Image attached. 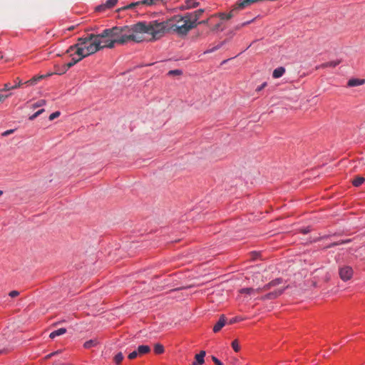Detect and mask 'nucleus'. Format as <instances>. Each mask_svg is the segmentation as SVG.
<instances>
[{"label":"nucleus","instance_id":"obj_6","mask_svg":"<svg viewBox=\"0 0 365 365\" xmlns=\"http://www.w3.org/2000/svg\"><path fill=\"white\" fill-rule=\"evenodd\" d=\"M339 275L344 282L350 280L354 275V269L351 266L344 265L339 268Z\"/></svg>","mask_w":365,"mask_h":365},{"label":"nucleus","instance_id":"obj_45","mask_svg":"<svg viewBox=\"0 0 365 365\" xmlns=\"http://www.w3.org/2000/svg\"><path fill=\"white\" fill-rule=\"evenodd\" d=\"M216 365H223V364H222V363L220 361H219L216 364Z\"/></svg>","mask_w":365,"mask_h":365},{"label":"nucleus","instance_id":"obj_16","mask_svg":"<svg viewBox=\"0 0 365 365\" xmlns=\"http://www.w3.org/2000/svg\"><path fill=\"white\" fill-rule=\"evenodd\" d=\"M206 353L205 351H201L199 354L195 356V361H194L196 364L202 365L205 362L204 357Z\"/></svg>","mask_w":365,"mask_h":365},{"label":"nucleus","instance_id":"obj_38","mask_svg":"<svg viewBox=\"0 0 365 365\" xmlns=\"http://www.w3.org/2000/svg\"><path fill=\"white\" fill-rule=\"evenodd\" d=\"M211 16H210V18L205 19V20H202V21H200L199 22H197V25L198 24H203V25H207L210 22V20L211 19Z\"/></svg>","mask_w":365,"mask_h":365},{"label":"nucleus","instance_id":"obj_4","mask_svg":"<svg viewBox=\"0 0 365 365\" xmlns=\"http://www.w3.org/2000/svg\"><path fill=\"white\" fill-rule=\"evenodd\" d=\"M168 23L170 34H175L178 36H185L190 30L195 29L186 14L183 16L175 15L168 19Z\"/></svg>","mask_w":365,"mask_h":365},{"label":"nucleus","instance_id":"obj_43","mask_svg":"<svg viewBox=\"0 0 365 365\" xmlns=\"http://www.w3.org/2000/svg\"><path fill=\"white\" fill-rule=\"evenodd\" d=\"M302 232L304 234H307V233H308L309 232V228L303 229V230H302Z\"/></svg>","mask_w":365,"mask_h":365},{"label":"nucleus","instance_id":"obj_19","mask_svg":"<svg viewBox=\"0 0 365 365\" xmlns=\"http://www.w3.org/2000/svg\"><path fill=\"white\" fill-rule=\"evenodd\" d=\"M21 84H22V83H21V80L19 81V84H15L14 86H11L9 83H5L4 85V88L1 89V91H9L12 89H16V88L20 87V86Z\"/></svg>","mask_w":365,"mask_h":365},{"label":"nucleus","instance_id":"obj_47","mask_svg":"<svg viewBox=\"0 0 365 365\" xmlns=\"http://www.w3.org/2000/svg\"><path fill=\"white\" fill-rule=\"evenodd\" d=\"M3 194V192L1 190H0V196H1Z\"/></svg>","mask_w":365,"mask_h":365},{"label":"nucleus","instance_id":"obj_10","mask_svg":"<svg viewBox=\"0 0 365 365\" xmlns=\"http://www.w3.org/2000/svg\"><path fill=\"white\" fill-rule=\"evenodd\" d=\"M287 287H288V285L284 286L282 288L277 289L274 290L273 292H271L262 296L261 297V299L266 300V299H275V298L278 297L279 296H280L284 292L285 289H287Z\"/></svg>","mask_w":365,"mask_h":365},{"label":"nucleus","instance_id":"obj_24","mask_svg":"<svg viewBox=\"0 0 365 365\" xmlns=\"http://www.w3.org/2000/svg\"><path fill=\"white\" fill-rule=\"evenodd\" d=\"M164 347L161 344H155L154 346V351L156 354H161L164 352Z\"/></svg>","mask_w":365,"mask_h":365},{"label":"nucleus","instance_id":"obj_31","mask_svg":"<svg viewBox=\"0 0 365 365\" xmlns=\"http://www.w3.org/2000/svg\"><path fill=\"white\" fill-rule=\"evenodd\" d=\"M169 76H173V75H181L182 74V71L181 70H178V69H176V70H171L168 72V73Z\"/></svg>","mask_w":365,"mask_h":365},{"label":"nucleus","instance_id":"obj_29","mask_svg":"<svg viewBox=\"0 0 365 365\" xmlns=\"http://www.w3.org/2000/svg\"><path fill=\"white\" fill-rule=\"evenodd\" d=\"M46 104V101L45 100H39L38 101H37L36 103H34L33 104V108H38V107H41V106H43Z\"/></svg>","mask_w":365,"mask_h":365},{"label":"nucleus","instance_id":"obj_39","mask_svg":"<svg viewBox=\"0 0 365 365\" xmlns=\"http://www.w3.org/2000/svg\"><path fill=\"white\" fill-rule=\"evenodd\" d=\"M267 86V83L264 82L263 83L262 85H260L259 86H258L256 89L257 91H262L264 88H265Z\"/></svg>","mask_w":365,"mask_h":365},{"label":"nucleus","instance_id":"obj_32","mask_svg":"<svg viewBox=\"0 0 365 365\" xmlns=\"http://www.w3.org/2000/svg\"><path fill=\"white\" fill-rule=\"evenodd\" d=\"M60 115V112L59 111H56L53 113H51L50 115H49V120H54L55 118H58V116Z\"/></svg>","mask_w":365,"mask_h":365},{"label":"nucleus","instance_id":"obj_9","mask_svg":"<svg viewBox=\"0 0 365 365\" xmlns=\"http://www.w3.org/2000/svg\"><path fill=\"white\" fill-rule=\"evenodd\" d=\"M77 63H78V60H76V58H73V63H68L63 64V66L56 65L55 66L54 73L57 75H62Z\"/></svg>","mask_w":365,"mask_h":365},{"label":"nucleus","instance_id":"obj_44","mask_svg":"<svg viewBox=\"0 0 365 365\" xmlns=\"http://www.w3.org/2000/svg\"><path fill=\"white\" fill-rule=\"evenodd\" d=\"M254 20H251L250 21L245 22L242 24V26L249 24L250 23L252 22Z\"/></svg>","mask_w":365,"mask_h":365},{"label":"nucleus","instance_id":"obj_25","mask_svg":"<svg viewBox=\"0 0 365 365\" xmlns=\"http://www.w3.org/2000/svg\"><path fill=\"white\" fill-rule=\"evenodd\" d=\"M96 344H97V341L96 339H91V340L86 341L83 344V346L86 349H90L91 347L96 346Z\"/></svg>","mask_w":365,"mask_h":365},{"label":"nucleus","instance_id":"obj_15","mask_svg":"<svg viewBox=\"0 0 365 365\" xmlns=\"http://www.w3.org/2000/svg\"><path fill=\"white\" fill-rule=\"evenodd\" d=\"M341 62V60L336 59L334 61H331L329 62H326L321 63V68H335Z\"/></svg>","mask_w":365,"mask_h":365},{"label":"nucleus","instance_id":"obj_35","mask_svg":"<svg viewBox=\"0 0 365 365\" xmlns=\"http://www.w3.org/2000/svg\"><path fill=\"white\" fill-rule=\"evenodd\" d=\"M138 353L137 351H134L133 352H131L130 354H129L128 355V359H134L135 358L137 357Z\"/></svg>","mask_w":365,"mask_h":365},{"label":"nucleus","instance_id":"obj_28","mask_svg":"<svg viewBox=\"0 0 365 365\" xmlns=\"http://www.w3.org/2000/svg\"><path fill=\"white\" fill-rule=\"evenodd\" d=\"M232 347L234 349V351H236V352H238L240 351V345H239V342H238V341L237 339L234 340L232 342Z\"/></svg>","mask_w":365,"mask_h":365},{"label":"nucleus","instance_id":"obj_12","mask_svg":"<svg viewBox=\"0 0 365 365\" xmlns=\"http://www.w3.org/2000/svg\"><path fill=\"white\" fill-rule=\"evenodd\" d=\"M227 319L225 315L222 314L220 317L218 322L213 327V331L215 333L219 332L222 328L225 325Z\"/></svg>","mask_w":365,"mask_h":365},{"label":"nucleus","instance_id":"obj_13","mask_svg":"<svg viewBox=\"0 0 365 365\" xmlns=\"http://www.w3.org/2000/svg\"><path fill=\"white\" fill-rule=\"evenodd\" d=\"M364 83H365V79L352 78H350L347 81L346 87H348V88L356 87V86H362Z\"/></svg>","mask_w":365,"mask_h":365},{"label":"nucleus","instance_id":"obj_1","mask_svg":"<svg viewBox=\"0 0 365 365\" xmlns=\"http://www.w3.org/2000/svg\"><path fill=\"white\" fill-rule=\"evenodd\" d=\"M136 24L130 26H114L104 29L100 34L103 46L113 48L115 44H125L128 41L141 42V37L138 35Z\"/></svg>","mask_w":365,"mask_h":365},{"label":"nucleus","instance_id":"obj_17","mask_svg":"<svg viewBox=\"0 0 365 365\" xmlns=\"http://www.w3.org/2000/svg\"><path fill=\"white\" fill-rule=\"evenodd\" d=\"M285 72V68L284 67H279L274 70L272 73V76L274 78H278L282 76V75Z\"/></svg>","mask_w":365,"mask_h":365},{"label":"nucleus","instance_id":"obj_22","mask_svg":"<svg viewBox=\"0 0 365 365\" xmlns=\"http://www.w3.org/2000/svg\"><path fill=\"white\" fill-rule=\"evenodd\" d=\"M365 182V178L361 176H357L352 180V184L355 187L361 185Z\"/></svg>","mask_w":365,"mask_h":365},{"label":"nucleus","instance_id":"obj_37","mask_svg":"<svg viewBox=\"0 0 365 365\" xmlns=\"http://www.w3.org/2000/svg\"><path fill=\"white\" fill-rule=\"evenodd\" d=\"M61 351V350H58V351H56L52 352V353H51V354H49L46 355V356H45V359H48L51 358L53 356H55V355H56V354H59Z\"/></svg>","mask_w":365,"mask_h":365},{"label":"nucleus","instance_id":"obj_49","mask_svg":"<svg viewBox=\"0 0 365 365\" xmlns=\"http://www.w3.org/2000/svg\"><path fill=\"white\" fill-rule=\"evenodd\" d=\"M1 91H2L1 89H0V92H1Z\"/></svg>","mask_w":365,"mask_h":365},{"label":"nucleus","instance_id":"obj_41","mask_svg":"<svg viewBox=\"0 0 365 365\" xmlns=\"http://www.w3.org/2000/svg\"><path fill=\"white\" fill-rule=\"evenodd\" d=\"M14 132V130H8L3 133V135H8Z\"/></svg>","mask_w":365,"mask_h":365},{"label":"nucleus","instance_id":"obj_3","mask_svg":"<svg viewBox=\"0 0 365 365\" xmlns=\"http://www.w3.org/2000/svg\"><path fill=\"white\" fill-rule=\"evenodd\" d=\"M136 25V31H138V36L141 37V42L144 40V34L151 35L153 39H158L163 36L165 34H170L168 19L163 21L155 20L148 23L140 21L137 23Z\"/></svg>","mask_w":365,"mask_h":365},{"label":"nucleus","instance_id":"obj_42","mask_svg":"<svg viewBox=\"0 0 365 365\" xmlns=\"http://www.w3.org/2000/svg\"><path fill=\"white\" fill-rule=\"evenodd\" d=\"M212 359L213 362L216 364L220 360L217 359L215 356H212Z\"/></svg>","mask_w":365,"mask_h":365},{"label":"nucleus","instance_id":"obj_8","mask_svg":"<svg viewBox=\"0 0 365 365\" xmlns=\"http://www.w3.org/2000/svg\"><path fill=\"white\" fill-rule=\"evenodd\" d=\"M204 12H205V9H197L192 12L186 13L187 17L189 18V19L190 20V21L192 22V24L193 25V26L195 28L197 27V21Z\"/></svg>","mask_w":365,"mask_h":365},{"label":"nucleus","instance_id":"obj_7","mask_svg":"<svg viewBox=\"0 0 365 365\" xmlns=\"http://www.w3.org/2000/svg\"><path fill=\"white\" fill-rule=\"evenodd\" d=\"M159 3H161L162 4H165L166 1L165 0H141L134 3H131L130 4L125 6L123 9H133L139 5L152 6L158 4Z\"/></svg>","mask_w":365,"mask_h":365},{"label":"nucleus","instance_id":"obj_27","mask_svg":"<svg viewBox=\"0 0 365 365\" xmlns=\"http://www.w3.org/2000/svg\"><path fill=\"white\" fill-rule=\"evenodd\" d=\"M224 44V42H221L220 43H219L218 45L215 46H213L211 48H209L207 49V51H205L204 52V53H212L217 50H218L219 48H220L222 45Z\"/></svg>","mask_w":365,"mask_h":365},{"label":"nucleus","instance_id":"obj_14","mask_svg":"<svg viewBox=\"0 0 365 365\" xmlns=\"http://www.w3.org/2000/svg\"><path fill=\"white\" fill-rule=\"evenodd\" d=\"M118 0H108L105 4L97 6L96 9L97 11H101L105 10L106 9H110L115 6Z\"/></svg>","mask_w":365,"mask_h":365},{"label":"nucleus","instance_id":"obj_30","mask_svg":"<svg viewBox=\"0 0 365 365\" xmlns=\"http://www.w3.org/2000/svg\"><path fill=\"white\" fill-rule=\"evenodd\" d=\"M43 112H44V109H41L39 110H38L37 112H36L34 114H33L32 115H31L29 119L30 120H34L36 118H37L39 115H41Z\"/></svg>","mask_w":365,"mask_h":365},{"label":"nucleus","instance_id":"obj_18","mask_svg":"<svg viewBox=\"0 0 365 365\" xmlns=\"http://www.w3.org/2000/svg\"><path fill=\"white\" fill-rule=\"evenodd\" d=\"M66 332V329L61 328V329H58L57 330H55V331H52L50 334L49 337L51 339H54L55 337L61 336V335L65 334Z\"/></svg>","mask_w":365,"mask_h":365},{"label":"nucleus","instance_id":"obj_40","mask_svg":"<svg viewBox=\"0 0 365 365\" xmlns=\"http://www.w3.org/2000/svg\"><path fill=\"white\" fill-rule=\"evenodd\" d=\"M10 96H11V93L8 94V95L0 94V102L4 101L6 98H9Z\"/></svg>","mask_w":365,"mask_h":365},{"label":"nucleus","instance_id":"obj_48","mask_svg":"<svg viewBox=\"0 0 365 365\" xmlns=\"http://www.w3.org/2000/svg\"><path fill=\"white\" fill-rule=\"evenodd\" d=\"M73 58H75L74 57L72 58V61L70 62V63H73Z\"/></svg>","mask_w":365,"mask_h":365},{"label":"nucleus","instance_id":"obj_34","mask_svg":"<svg viewBox=\"0 0 365 365\" xmlns=\"http://www.w3.org/2000/svg\"><path fill=\"white\" fill-rule=\"evenodd\" d=\"M242 319L238 317H234L232 319H231L230 321H229V324H232L234 323H236V322H240L242 321Z\"/></svg>","mask_w":365,"mask_h":365},{"label":"nucleus","instance_id":"obj_2","mask_svg":"<svg viewBox=\"0 0 365 365\" xmlns=\"http://www.w3.org/2000/svg\"><path fill=\"white\" fill-rule=\"evenodd\" d=\"M105 48L103 40L100 34H88L86 37L79 38L78 43L71 46L67 50V53L74 51V53L78 56V62L83 58L96 53L97 51Z\"/></svg>","mask_w":365,"mask_h":365},{"label":"nucleus","instance_id":"obj_26","mask_svg":"<svg viewBox=\"0 0 365 365\" xmlns=\"http://www.w3.org/2000/svg\"><path fill=\"white\" fill-rule=\"evenodd\" d=\"M124 356L123 355V354L121 352H119L115 356H114V361L115 363L116 364V365H119L121 361H123Z\"/></svg>","mask_w":365,"mask_h":365},{"label":"nucleus","instance_id":"obj_23","mask_svg":"<svg viewBox=\"0 0 365 365\" xmlns=\"http://www.w3.org/2000/svg\"><path fill=\"white\" fill-rule=\"evenodd\" d=\"M185 4V8L187 9L195 8L199 5V2L195 1V0H186Z\"/></svg>","mask_w":365,"mask_h":365},{"label":"nucleus","instance_id":"obj_33","mask_svg":"<svg viewBox=\"0 0 365 365\" xmlns=\"http://www.w3.org/2000/svg\"><path fill=\"white\" fill-rule=\"evenodd\" d=\"M212 31H222L223 29H221V23H218L215 24L211 29Z\"/></svg>","mask_w":365,"mask_h":365},{"label":"nucleus","instance_id":"obj_36","mask_svg":"<svg viewBox=\"0 0 365 365\" xmlns=\"http://www.w3.org/2000/svg\"><path fill=\"white\" fill-rule=\"evenodd\" d=\"M9 295L11 297H18L19 295V292L16 291V290H13V291H11L9 293Z\"/></svg>","mask_w":365,"mask_h":365},{"label":"nucleus","instance_id":"obj_11","mask_svg":"<svg viewBox=\"0 0 365 365\" xmlns=\"http://www.w3.org/2000/svg\"><path fill=\"white\" fill-rule=\"evenodd\" d=\"M239 1L240 0H238L236 4H237ZM236 7H237V4H235L234 9L232 10L230 13H228V14H225V13L215 14L211 15V18H214L215 16H219L221 20H229L234 16V14H233L234 10H235V9L240 10V9H237Z\"/></svg>","mask_w":365,"mask_h":365},{"label":"nucleus","instance_id":"obj_46","mask_svg":"<svg viewBox=\"0 0 365 365\" xmlns=\"http://www.w3.org/2000/svg\"><path fill=\"white\" fill-rule=\"evenodd\" d=\"M17 81H19L20 79L19 78H16V79ZM16 84H19V82H16Z\"/></svg>","mask_w":365,"mask_h":365},{"label":"nucleus","instance_id":"obj_21","mask_svg":"<svg viewBox=\"0 0 365 365\" xmlns=\"http://www.w3.org/2000/svg\"><path fill=\"white\" fill-rule=\"evenodd\" d=\"M150 348L148 345H140L138 347V354H145L150 352Z\"/></svg>","mask_w":365,"mask_h":365},{"label":"nucleus","instance_id":"obj_20","mask_svg":"<svg viewBox=\"0 0 365 365\" xmlns=\"http://www.w3.org/2000/svg\"><path fill=\"white\" fill-rule=\"evenodd\" d=\"M44 78V76H34L30 80L26 81L24 83L28 86H34L35 85L39 80L43 79Z\"/></svg>","mask_w":365,"mask_h":365},{"label":"nucleus","instance_id":"obj_5","mask_svg":"<svg viewBox=\"0 0 365 365\" xmlns=\"http://www.w3.org/2000/svg\"><path fill=\"white\" fill-rule=\"evenodd\" d=\"M282 283V279L281 278H277L268 284H265L262 288H257V289H253V288H244L242 289L240 292L242 294H254L256 293H260L263 291H267L268 289H270L273 287H277L278 285L281 284Z\"/></svg>","mask_w":365,"mask_h":365}]
</instances>
